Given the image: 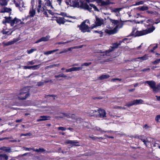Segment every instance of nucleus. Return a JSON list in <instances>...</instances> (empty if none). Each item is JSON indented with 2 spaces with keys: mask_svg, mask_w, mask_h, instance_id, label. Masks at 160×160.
Segmentation results:
<instances>
[{
  "mask_svg": "<svg viewBox=\"0 0 160 160\" xmlns=\"http://www.w3.org/2000/svg\"><path fill=\"white\" fill-rule=\"evenodd\" d=\"M29 95V89L28 88L24 87L20 90L18 98V99L20 100H25Z\"/></svg>",
  "mask_w": 160,
  "mask_h": 160,
  "instance_id": "nucleus-1",
  "label": "nucleus"
},
{
  "mask_svg": "<svg viewBox=\"0 0 160 160\" xmlns=\"http://www.w3.org/2000/svg\"><path fill=\"white\" fill-rule=\"evenodd\" d=\"M86 21H87L88 23L89 22V20H86L82 22L80 25H78V27L79 28L80 30L83 32H90V27L88 26V25H86L85 23Z\"/></svg>",
  "mask_w": 160,
  "mask_h": 160,
  "instance_id": "nucleus-2",
  "label": "nucleus"
},
{
  "mask_svg": "<svg viewBox=\"0 0 160 160\" xmlns=\"http://www.w3.org/2000/svg\"><path fill=\"white\" fill-rule=\"evenodd\" d=\"M42 1L41 0H39L38 6V12H41L43 13V14L46 17L48 18L49 16L47 12V8L45 6L42 7Z\"/></svg>",
  "mask_w": 160,
  "mask_h": 160,
  "instance_id": "nucleus-3",
  "label": "nucleus"
},
{
  "mask_svg": "<svg viewBox=\"0 0 160 160\" xmlns=\"http://www.w3.org/2000/svg\"><path fill=\"white\" fill-rule=\"evenodd\" d=\"M92 113L93 114L90 115L91 116H96L100 117H106V112L105 111H91Z\"/></svg>",
  "mask_w": 160,
  "mask_h": 160,
  "instance_id": "nucleus-4",
  "label": "nucleus"
},
{
  "mask_svg": "<svg viewBox=\"0 0 160 160\" xmlns=\"http://www.w3.org/2000/svg\"><path fill=\"white\" fill-rule=\"evenodd\" d=\"M143 102V101L142 99H136L132 101L128 102L125 105V106H127L129 107L134 105H138L141 104Z\"/></svg>",
  "mask_w": 160,
  "mask_h": 160,
  "instance_id": "nucleus-5",
  "label": "nucleus"
},
{
  "mask_svg": "<svg viewBox=\"0 0 160 160\" xmlns=\"http://www.w3.org/2000/svg\"><path fill=\"white\" fill-rule=\"evenodd\" d=\"M121 45V42H120L119 43H118L117 42H116L115 43H113L112 44V46L108 50H106L105 52V54H106L107 55H108V53H109L112 52V51H113L115 50V49L116 48H117L118 46Z\"/></svg>",
  "mask_w": 160,
  "mask_h": 160,
  "instance_id": "nucleus-6",
  "label": "nucleus"
},
{
  "mask_svg": "<svg viewBox=\"0 0 160 160\" xmlns=\"http://www.w3.org/2000/svg\"><path fill=\"white\" fill-rule=\"evenodd\" d=\"M146 83L148 84L150 87L152 89L153 92H154L155 90V88H156V83L153 80L148 81L146 82Z\"/></svg>",
  "mask_w": 160,
  "mask_h": 160,
  "instance_id": "nucleus-7",
  "label": "nucleus"
},
{
  "mask_svg": "<svg viewBox=\"0 0 160 160\" xmlns=\"http://www.w3.org/2000/svg\"><path fill=\"white\" fill-rule=\"evenodd\" d=\"M141 140L144 142L146 146L147 147L149 145V143L151 145L152 144L151 142L153 141V139L150 138H148L146 139H142Z\"/></svg>",
  "mask_w": 160,
  "mask_h": 160,
  "instance_id": "nucleus-8",
  "label": "nucleus"
},
{
  "mask_svg": "<svg viewBox=\"0 0 160 160\" xmlns=\"http://www.w3.org/2000/svg\"><path fill=\"white\" fill-rule=\"evenodd\" d=\"M96 20L95 23L97 26H101L103 23V19L101 18H99L97 16H96Z\"/></svg>",
  "mask_w": 160,
  "mask_h": 160,
  "instance_id": "nucleus-9",
  "label": "nucleus"
},
{
  "mask_svg": "<svg viewBox=\"0 0 160 160\" xmlns=\"http://www.w3.org/2000/svg\"><path fill=\"white\" fill-rule=\"evenodd\" d=\"M146 35L145 30L142 31L137 30L135 37H139Z\"/></svg>",
  "mask_w": 160,
  "mask_h": 160,
  "instance_id": "nucleus-10",
  "label": "nucleus"
},
{
  "mask_svg": "<svg viewBox=\"0 0 160 160\" xmlns=\"http://www.w3.org/2000/svg\"><path fill=\"white\" fill-rule=\"evenodd\" d=\"M155 28L153 25H152V26L151 27L147 28L145 30L146 34H147L152 32L154 30Z\"/></svg>",
  "mask_w": 160,
  "mask_h": 160,
  "instance_id": "nucleus-11",
  "label": "nucleus"
},
{
  "mask_svg": "<svg viewBox=\"0 0 160 160\" xmlns=\"http://www.w3.org/2000/svg\"><path fill=\"white\" fill-rule=\"evenodd\" d=\"M80 7L88 10H90L92 9L91 8H89L87 3H83L82 2H81Z\"/></svg>",
  "mask_w": 160,
  "mask_h": 160,
  "instance_id": "nucleus-12",
  "label": "nucleus"
},
{
  "mask_svg": "<svg viewBox=\"0 0 160 160\" xmlns=\"http://www.w3.org/2000/svg\"><path fill=\"white\" fill-rule=\"evenodd\" d=\"M41 118L37 119V122L46 121L49 119L50 117L47 116H42L40 117Z\"/></svg>",
  "mask_w": 160,
  "mask_h": 160,
  "instance_id": "nucleus-13",
  "label": "nucleus"
},
{
  "mask_svg": "<svg viewBox=\"0 0 160 160\" xmlns=\"http://www.w3.org/2000/svg\"><path fill=\"white\" fill-rule=\"evenodd\" d=\"M83 47L82 45H80L78 46H75L73 47H71L68 48L67 49H65L63 50V52H64V53L67 52L68 51H70L72 49H78L80 48H81Z\"/></svg>",
  "mask_w": 160,
  "mask_h": 160,
  "instance_id": "nucleus-14",
  "label": "nucleus"
},
{
  "mask_svg": "<svg viewBox=\"0 0 160 160\" xmlns=\"http://www.w3.org/2000/svg\"><path fill=\"white\" fill-rule=\"evenodd\" d=\"M49 39V37L48 36L45 37H42L41 38L36 42V43L42 41H47Z\"/></svg>",
  "mask_w": 160,
  "mask_h": 160,
  "instance_id": "nucleus-15",
  "label": "nucleus"
},
{
  "mask_svg": "<svg viewBox=\"0 0 160 160\" xmlns=\"http://www.w3.org/2000/svg\"><path fill=\"white\" fill-rule=\"evenodd\" d=\"M21 21V20L15 18L11 20V22L10 23L11 26H13L15 23H17L18 22Z\"/></svg>",
  "mask_w": 160,
  "mask_h": 160,
  "instance_id": "nucleus-16",
  "label": "nucleus"
},
{
  "mask_svg": "<svg viewBox=\"0 0 160 160\" xmlns=\"http://www.w3.org/2000/svg\"><path fill=\"white\" fill-rule=\"evenodd\" d=\"M5 19L3 21V23H8L10 24L12 19V17H5Z\"/></svg>",
  "mask_w": 160,
  "mask_h": 160,
  "instance_id": "nucleus-17",
  "label": "nucleus"
},
{
  "mask_svg": "<svg viewBox=\"0 0 160 160\" xmlns=\"http://www.w3.org/2000/svg\"><path fill=\"white\" fill-rule=\"evenodd\" d=\"M57 22L61 25V24H63L65 22V21L64 20V18H58L56 19Z\"/></svg>",
  "mask_w": 160,
  "mask_h": 160,
  "instance_id": "nucleus-18",
  "label": "nucleus"
},
{
  "mask_svg": "<svg viewBox=\"0 0 160 160\" xmlns=\"http://www.w3.org/2000/svg\"><path fill=\"white\" fill-rule=\"evenodd\" d=\"M21 2H22V3H23L22 0H14V2L16 7L21 8L20 5Z\"/></svg>",
  "mask_w": 160,
  "mask_h": 160,
  "instance_id": "nucleus-19",
  "label": "nucleus"
},
{
  "mask_svg": "<svg viewBox=\"0 0 160 160\" xmlns=\"http://www.w3.org/2000/svg\"><path fill=\"white\" fill-rule=\"evenodd\" d=\"M146 22L148 24H146V26L147 27H149L151 25H153L154 24V21L152 19H148L146 21Z\"/></svg>",
  "mask_w": 160,
  "mask_h": 160,
  "instance_id": "nucleus-20",
  "label": "nucleus"
},
{
  "mask_svg": "<svg viewBox=\"0 0 160 160\" xmlns=\"http://www.w3.org/2000/svg\"><path fill=\"white\" fill-rule=\"evenodd\" d=\"M11 10H12L11 8L5 7L2 9L1 12V13L9 12Z\"/></svg>",
  "mask_w": 160,
  "mask_h": 160,
  "instance_id": "nucleus-21",
  "label": "nucleus"
},
{
  "mask_svg": "<svg viewBox=\"0 0 160 160\" xmlns=\"http://www.w3.org/2000/svg\"><path fill=\"white\" fill-rule=\"evenodd\" d=\"M35 13L36 12L35 10L32 9V10H30L29 12V15H28V17H33L35 15Z\"/></svg>",
  "mask_w": 160,
  "mask_h": 160,
  "instance_id": "nucleus-22",
  "label": "nucleus"
},
{
  "mask_svg": "<svg viewBox=\"0 0 160 160\" xmlns=\"http://www.w3.org/2000/svg\"><path fill=\"white\" fill-rule=\"evenodd\" d=\"M148 55L146 54L142 57H138V59H139L140 60H141V61H145L148 59Z\"/></svg>",
  "mask_w": 160,
  "mask_h": 160,
  "instance_id": "nucleus-23",
  "label": "nucleus"
},
{
  "mask_svg": "<svg viewBox=\"0 0 160 160\" xmlns=\"http://www.w3.org/2000/svg\"><path fill=\"white\" fill-rule=\"evenodd\" d=\"M109 75L108 74L106 75H102L100 76L98 78L101 80H103L104 79H107L109 77Z\"/></svg>",
  "mask_w": 160,
  "mask_h": 160,
  "instance_id": "nucleus-24",
  "label": "nucleus"
},
{
  "mask_svg": "<svg viewBox=\"0 0 160 160\" xmlns=\"http://www.w3.org/2000/svg\"><path fill=\"white\" fill-rule=\"evenodd\" d=\"M65 115H66V117L68 118H72V119L75 120L76 119L77 117L75 115L71 114H70Z\"/></svg>",
  "mask_w": 160,
  "mask_h": 160,
  "instance_id": "nucleus-25",
  "label": "nucleus"
},
{
  "mask_svg": "<svg viewBox=\"0 0 160 160\" xmlns=\"http://www.w3.org/2000/svg\"><path fill=\"white\" fill-rule=\"evenodd\" d=\"M59 50L58 49H56L53 50H51L48 51L44 52V54L46 55H48L50 54H51L53 52H55L57 51H58Z\"/></svg>",
  "mask_w": 160,
  "mask_h": 160,
  "instance_id": "nucleus-26",
  "label": "nucleus"
},
{
  "mask_svg": "<svg viewBox=\"0 0 160 160\" xmlns=\"http://www.w3.org/2000/svg\"><path fill=\"white\" fill-rule=\"evenodd\" d=\"M72 6L74 7L79 8L80 7L79 3L78 2L73 1L72 2Z\"/></svg>",
  "mask_w": 160,
  "mask_h": 160,
  "instance_id": "nucleus-27",
  "label": "nucleus"
},
{
  "mask_svg": "<svg viewBox=\"0 0 160 160\" xmlns=\"http://www.w3.org/2000/svg\"><path fill=\"white\" fill-rule=\"evenodd\" d=\"M55 77L56 78H66L67 77V76L65 75L64 73H62L58 75H56L55 76Z\"/></svg>",
  "mask_w": 160,
  "mask_h": 160,
  "instance_id": "nucleus-28",
  "label": "nucleus"
},
{
  "mask_svg": "<svg viewBox=\"0 0 160 160\" xmlns=\"http://www.w3.org/2000/svg\"><path fill=\"white\" fill-rule=\"evenodd\" d=\"M155 90L154 91V93L158 92L159 91L160 92V84H158L157 86H156V88H155Z\"/></svg>",
  "mask_w": 160,
  "mask_h": 160,
  "instance_id": "nucleus-29",
  "label": "nucleus"
},
{
  "mask_svg": "<svg viewBox=\"0 0 160 160\" xmlns=\"http://www.w3.org/2000/svg\"><path fill=\"white\" fill-rule=\"evenodd\" d=\"M72 68V71H78L82 69V67H73Z\"/></svg>",
  "mask_w": 160,
  "mask_h": 160,
  "instance_id": "nucleus-30",
  "label": "nucleus"
},
{
  "mask_svg": "<svg viewBox=\"0 0 160 160\" xmlns=\"http://www.w3.org/2000/svg\"><path fill=\"white\" fill-rule=\"evenodd\" d=\"M93 129L95 130L99 131L102 133H103L104 132H107V131L102 130L101 128L98 127H96L95 128H93Z\"/></svg>",
  "mask_w": 160,
  "mask_h": 160,
  "instance_id": "nucleus-31",
  "label": "nucleus"
},
{
  "mask_svg": "<svg viewBox=\"0 0 160 160\" xmlns=\"http://www.w3.org/2000/svg\"><path fill=\"white\" fill-rule=\"evenodd\" d=\"M107 33L109 34H113L116 32L115 28H114L113 30H108L107 32Z\"/></svg>",
  "mask_w": 160,
  "mask_h": 160,
  "instance_id": "nucleus-32",
  "label": "nucleus"
},
{
  "mask_svg": "<svg viewBox=\"0 0 160 160\" xmlns=\"http://www.w3.org/2000/svg\"><path fill=\"white\" fill-rule=\"evenodd\" d=\"M148 9V6H141L139 8V10L141 11H144L145 10H147Z\"/></svg>",
  "mask_w": 160,
  "mask_h": 160,
  "instance_id": "nucleus-33",
  "label": "nucleus"
},
{
  "mask_svg": "<svg viewBox=\"0 0 160 160\" xmlns=\"http://www.w3.org/2000/svg\"><path fill=\"white\" fill-rule=\"evenodd\" d=\"M4 46H8L10 45H12L13 44V42L12 41H9L7 43H3Z\"/></svg>",
  "mask_w": 160,
  "mask_h": 160,
  "instance_id": "nucleus-34",
  "label": "nucleus"
},
{
  "mask_svg": "<svg viewBox=\"0 0 160 160\" xmlns=\"http://www.w3.org/2000/svg\"><path fill=\"white\" fill-rule=\"evenodd\" d=\"M1 149L6 152H10L11 151L10 149L9 148L3 147L1 148Z\"/></svg>",
  "mask_w": 160,
  "mask_h": 160,
  "instance_id": "nucleus-35",
  "label": "nucleus"
},
{
  "mask_svg": "<svg viewBox=\"0 0 160 160\" xmlns=\"http://www.w3.org/2000/svg\"><path fill=\"white\" fill-rule=\"evenodd\" d=\"M37 49L36 48H32L30 50H27V52L28 54H30L32 53L34 51H36Z\"/></svg>",
  "mask_w": 160,
  "mask_h": 160,
  "instance_id": "nucleus-36",
  "label": "nucleus"
},
{
  "mask_svg": "<svg viewBox=\"0 0 160 160\" xmlns=\"http://www.w3.org/2000/svg\"><path fill=\"white\" fill-rule=\"evenodd\" d=\"M40 64L31 66V69L35 70L39 68Z\"/></svg>",
  "mask_w": 160,
  "mask_h": 160,
  "instance_id": "nucleus-37",
  "label": "nucleus"
},
{
  "mask_svg": "<svg viewBox=\"0 0 160 160\" xmlns=\"http://www.w3.org/2000/svg\"><path fill=\"white\" fill-rule=\"evenodd\" d=\"M89 5L91 7H92L93 8H94L95 11H99V10L98 9V8L94 4H92V3H90V4H89Z\"/></svg>",
  "mask_w": 160,
  "mask_h": 160,
  "instance_id": "nucleus-38",
  "label": "nucleus"
},
{
  "mask_svg": "<svg viewBox=\"0 0 160 160\" xmlns=\"http://www.w3.org/2000/svg\"><path fill=\"white\" fill-rule=\"evenodd\" d=\"M136 30V28H133L132 31V32L130 34V36H133L135 37V36L136 35V32H135V31Z\"/></svg>",
  "mask_w": 160,
  "mask_h": 160,
  "instance_id": "nucleus-39",
  "label": "nucleus"
},
{
  "mask_svg": "<svg viewBox=\"0 0 160 160\" xmlns=\"http://www.w3.org/2000/svg\"><path fill=\"white\" fill-rule=\"evenodd\" d=\"M110 21L112 23L115 25H117L119 22V21L118 20L111 19Z\"/></svg>",
  "mask_w": 160,
  "mask_h": 160,
  "instance_id": "nucleus-40",
  "label": "nucleus"
},
{
  "mask_svg": "<svg viewBox=\"0 0 160 160\" xmlns=\"http://www.w3.org/2000/svg\"><path fill=\"white\" fill-rule=\"evenodd\" d=\"M67 143H70L73 145L77 143L76 141L72 140H68L66 142Z\"/></svg>",
  "mask_w": 160,
  "mask_h": 160,
  "instance_id": "nucleus-41",
  "label": "nucleus"
},
{
  "mask_svg": "<svg viewBox=\"0 0 160 160\" xmlns=\"http://www.w3.org/2000/svg\"><path fill=\"white\" fill-rule=\"evenodd\" d=\"M94 33H98L100 34V37H101L102 36L103 32L102 31H98L97 30H94L93 31Z\"/></svg>",
  "mask_w": 160,
  "mask_h": 160,
  "instance_id": "nucleus-42",
  "label": "nucleus"
},
{
  "mask_svg": "<svg viewBox=\"0 0 160 160\" xmlns=\"http://www.w3.org/2000/svg\"><path fill=\"white\" fill-rule=\"evenodd\" d=\"M35 60H32L31 61L28 62L27 64L28 65H33L35 63Z\"/></svg>",
  "mask_w": 160,
  "mask_h": 160,
  "instance_id": "nucleus-43",
  "label": "nucleus"
},
{
  "mask_svg": "<svg viewBox=\"0 0 160 160\" xmlns=\"http://www.w3.org/2000/svg\"><path fill=\"white\" fill-rule=\"evenodd\" d=\"M91 64H92V62H88V63L85 62V63H84L82 64H81V66H88L91 65Z\"/></svg>",
  "mask_w": 160,
  "mask_h": 160,
  "instance_id": "nucleus-44",
  "label": "nucleus"
},
{
  "mask_svg": "<svg viewBox=\"0 0 160 160\" xmlns=\"http://www.w3.org/2000/svg\"><path fill=\"white\" fill-rule=\"evenodd\" d=\"M2 158H4V159L7 160L8 159V156L6 154H2Z\"/></svg>",
  "mask_w": 160,
  "mask_h": 160,
  "instance_id": "nucleus-45",
  "label": "nucleus"
},
{
  "mask_svg": "<svg viewBox=\"0 0 160 160\" xmlns=\"http://www.w3.org/2000/svg\"><path fill=\"white\" fill-rule=\"evenodd\" d=\"M114 108L118 109H125L126 108L122 107H119L117 106H115L114 107Z\"/></svg>",
  "mask_w": 160,
  "mask_h": 160,
  "instance_id": "nucleus-46",
  "label": "nucleus"
},
{
  "mask_svg": "<svg viewBox=\"0 0 160 160\" xmlns=\"http://www.w3.org/2000/svg\"><path fill=\"white\" fill-rule=\"evenodd\" d=\"M160 62L159 59H157L155 60L154 61L152 62V63L153 64H156Z\"/></svg>",
  "mask_w": 160,
  "mask_h": 160,
  "instance_id": "nucleus-47",
  "label": "nucleus"
},
{
  "mask_svg": "<svg viewBox=\"0 0 160 160\" xmlns=\"http://www.w3.org/2000/svg\"><path fill=\"white\" fill-rule=\"evenodd\" d=\"M58 130H62V131H65V130L66 129L65 128H64V127H59L58 128Z\"/></svg>",
  "mask_w": 160,
  "mask_h": 160,
  "instance_id": "nucleus-48",
  "label": "nucleus"
},
{
  "mask_svg": "<svg viewBox=\"0 0 160 160\" xmlns=\"http://www.w3.org/2000/svg\"><path fill=\"white\" fill-rule=\"evenodd\" d=\"M9 31H6L5 30L3 29L2 32L3 34H7L9 32Z\"/></svg>",
  "mask_w": 160,
  "mask_h": 160,
  "instance_id": "nucleus-49",
  "label": "nucleus"
},
{
  "mask_svg": "<svg viewBox=\"0 0 160 160\" xmlns=\"http://www.w3.org/2000/svg\"><path fill=\"white\" fill-rule=\"evenodd\" d=\"M47 11H48V12L51 15H54L55 14V13L54 12H53L50 10H48L47 9Z\"/></svg>",
  "mask_w": 160,
  "mask_h": 160,
  "instance_id": "nucleus-50",
  "label": "nucleus"
},
{
  "mask_svg": "<svg viewBox=\"0 0 160 160\" xmlns=\"http://www.w3.org/2000/svg\"><path fill=\"white\" fill-rule=\"evenodd\" d=\"M23 67V68L25 69H31V66H24Z\"/></svg>",
  "mask_w": 160,
  "mask_h": 160,
  "instance_id": "nucleus-51",
  "label": "nucleus"
},
{
  "mask_svg": "<svg viewBox=\"0 0 160 160\" xmlns=\"http://www.w3.org/2000/svg\"><path fill=\"white\" fill-rule=\"evenodd\" d=\"M143 4V2L142 1H140L138 2H137L136 3V4L137 5H142Z\"/></svg>",
  "mask_w": 160,
  "mask_h": 160,
  "instance_id": "nucleus-52",
  "label": "nucleus"
},
{
  "mask_svg": "<svg viewBox=\"0 0 160 160\" xmlns=\"http://www.w3.org/2000/svg\"><path fill=\"white\" fill-rule=\"evenodd\" d=\"M159 22H160V18H158L156 20L155 22H154V24H157Z\"/></svg>",
  "mask_w": 160,
  "mask_h": 160,
  "instance_id": "nucleus-53",
  "label": "nucleus"
},
{
  "mask_svg": "<svg viewBox=\"0 0 160 160\" xmlns=\"http://www.w3.org/2000/svg\"><path fill=\"white\" fill-rule=\"evenodd\" d=\"M59 15L64 17H66L67 16V14L63 12H61L59 14Z\"/></svg>",
  "mask_w": 160,
  "mask_h": 160,
  "instance_id": "nucleus-54",
  "label": "nucleus"
},
{
  "mask_svg": "<svg viewBox=\"0 0 160 160\" xmlns=\"http://www.w3.org/2000/svg\"><path fill=\"white\" fill-rule=\"evenodd\" d=\"M38 86H40L43 85L44 84V82H38Z\"/></svg>",
  "mask_w": 160,
  "mask_h": 160,
  "instance_id": "nucleus-55",
  "label": "nucleus"
},
{
  "mask_svg": "<svg viewBox=\"0 0 160 160\" xmlns=\"http://www.w3.org/2000/svg\"><path fill=\"white\" fill-rule=\"evenodd\" d=\"M160 115H158L155 118V120L157 122H158V120L160 119Z\"/></svg>",
  "mask_w": 160,
  "mask_h": 160,
  "instance_id": "nucleus-56",
  "label": "nucleus"
},
{
  "mask_svg": "<svg viewBox=\"0 0 160 160\" xmlns=\"http://www.w3.org/2000/svg\"><path fill=\"white\" fill-rule=\"evenodd\" d=\"M106 2L105 1H102L101 3V6H104L106 5Z\"/></svg>",
  "mask_w": 160,
  "mask_h": 160,
  "instance_id": "nucleus-57",
  "label": "nucleus"
},
{
  "mask_svg": "<svg viewBox=\"0 0 160 160\" xmlns=\"http://www.w3.org/2000/svg\"><path fill=\"white\" fill-rule=\"evenodd\" d=\"M19 40V39L18 38H14L13 39V40L12 41L13 42V44L17 42Z\"/></svg>",
  "mask_w": 160,
  "mask_h": 160,
  "instance_id": "nucleus-58",
  "label": "nucleus"
},
{
  "mask_svg": "<svg viewBox=\"0 0 160 160\" xmlns=\"http://www.w3.org/2000/svg\"><path fill=\"white\" fill-rule=\"evenodd\" d=\"M66 72H71L72 71V68H71L68 69H66Z\"/></svg>",
  "mask_w": 160,
  "mask_h": 160,
  "instance_id": "nucleus-59",
  "label": "nucleus"
},
{
  "mask_svg": "<svg viewBox=\"0 0 160 160\" xmlns=\"http://www.w3.org/2000/svg\"><path fill=\"white\" fill-rule=\"evenodd\" d=\"M39 152H42L45 151L44 149L43 148H39L38 149Z\"/></svg>",
  "mask_w": 160,
  "mask_h": 160,
  "instance_id": "nucleus-60",
  "label": "nucleus"
},
{
  "mask_svg": "<svg viewBox=\"0 0 160 160\" xmlns=\"http://www.w3.org/2000/svg\"><path fill=\"white\" fill-rule=\"evenodd\" d=\"M48 6L49 7L50 6L52 8V3H51V2H50V1L49 0H48Z\"/></svg>",
  "mask_w": 160,
  "mask_h": 160,
  "instance_id": "nucleus-61",
  "label": "nucleus"
},
{
  "mask_svg": "<svg viewBox=\"0 0 160 160\" xmlns=\"http://www.w3.org/2000/svg\"><path fill=\"white\" fill-rule=\"evenodd\" d=\"M106 5H109L111 4H112V3L111 2L109 1H106Z\"/></svg>",
  "mask_w": 160,
  "mask_h": 160,
  "instance_id": "nucleus-62",
  "label": "nucleus"
},
{
  "mask_svg": "<svg viewBox=\"0 0 160 160\" xmlns=\"http://www.w3.org/2000/svg\"><path fill=\"white\" fill-rule=\"evenodd\" d=\"M30 134L28 133H27L26 134H22L20 135L21 137H22V136H27L28 135H29Z\"/></svg>",
  "mask_w": 160,
  "mask_h": 160,
  "instance_id": "nucleus-63",
  "label": "nucleus"
},
{
  "mask_svg": "<svg viewBox=\"0 0 160 160\" xmlns=\"http://www.w3.org/2000/svg\"><path fill=\"white\" fill-rule=\"evenodd\" d=\"M156 97L157 98V100L158 101H160V96H156Z\"/></svg>",
  "mask_w": 160,
  "mask_h": 160,
  "instance_id": "nucleus-64",
  "label": "nucleus"
}]
</instances>
